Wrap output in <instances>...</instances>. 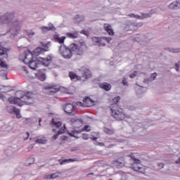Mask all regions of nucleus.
I'll use <instances>...</instances> for the list:
<instances>
[{
    "label": "nucleus",
    "mask_w": 180,
    "mask_h": 180,
    "mask_svg": "<svg viewBox=\"0 0 180 180\" xmlns=\"http://www.w3.org/2000/svg\"><path fill=\"white\" fill-rule=\"evenodd\" d=\"M0 25H7L8 27L4 34L0 33V37L8 34L10 39H15L20 32V21L15 18L14 13H6L0 16Z\"/></svg>",
    "instance_id": "nucleus-1"
},
{
    "label": "nucleus",
    "mask_w": 180,
    "mask_h": 180,
    "mask_svg": "<svg viewBox=\"0 0 180 180\" xmlns=\"http://www.w3.org/2000/svg\"><path fill=\"white\" fill-rule=\"evenodd\" d=\"M19 59L22 61L24 64H29L31 70H37L39 67L44 65L48 67L50 63L53 60V56H48L46 58L38 57L35 60H33V53L30 50L25 51V53L20 54Z\"/></svg>",
    "instance_id": "nucleus-2"
},
{
    "label": "nucleus",
    "mask_w": 180,
    "mask_h": 180,
    "mask_svg": "<svg viewBox=\"0 0 180 180\" xmlns=\"http://www.w3.org/2000/svg\"><path fill=\"white\" fill-rule=\"evenodd\" d=\"M15 96L8 98V102L18 106H23L24 103H27V100L33 98V93L29 91L25 94V91H19L15 93Z\"/></svg>",
    "instance_id": "nucleus-3"
},
{
    "label": "nucleus",
    "mask_w": 180,
    "mask_h": 180,
    "mask_svg": "<svg viewBox=\"0 0 180 180\" xmlns=\"http://www.w3.org/2000/svg\"><path fill=\"white\" fill-rule=\"evenodd\" d=\"M110 110L111 115L112 117L115 119V120H126V119H129V117H130V115L124 114V112H123V109L119 108L117 105L111 107Z\"/></svg>",
    "instance_id": "nucleus-4"
},
{
    "label": "nucleus",
    "mask_w": 180,
    "mask_h": 180,
    "mask_svg": "<svg viewBox=\"0 0 180 180\" xmlns=\"http://www.w3.org/2000/svg\"><path fill=\"white\" fill-rule=\"evenodd\" d=\"M91 40L94 46H98V47H104V46H105V41L110 43L112 38L106 37L102 38L98 37H93L91 38Z\"/></svg>",
    "instance_id": "nucleus-5"
},
{
    "label": "nucleus",
    "mask_w": 180,
    "mask_h": 180,
    "mask_svg": "<svg viewBox=\"0 0 180 180\" xmlns=\"http://www.w3.org/2000/svg\"><path fill=\"white\" fill-rule=\"evenodd\" d=\"M83 47H85V43L84 42L82 43L81 48H79V46L75 44H71L69 46V50H70L72 56L73 54H76L77 56H82V54H84V50L82 49Z\"/></svg>",
    "instance_id": "nucleus-6"
},
{
    "label": "nucleus",
    "mask_w": 180,
    "mask_h": 180,
    "mask_svg": "<svg viewBox=\"0 0 180 180\" xmlns=\"http://www.w3.org/2000/svg\"><path fill=\"white\" fill-rule=\"evenodd\" d=\"M59 53L63 58H66L67 60H70L72 57V52L70 50V47L64 44L60 45L59 47Z\"/></svg>",
    "instance_id": "nucleus-7"
},
{
    "label": "nucleus",
    "mask_w": 180,
    "mask_h": 180,
    "mask_svg": "<svg viewBox=\"0 0 180 180\" xmlns=\"http://www.w3.org/2000/svg\"><path fill=\"white\" fill-rule=\"evenodd\" d=\"M128 157H130L131 159L134 160V165H132V169L134 171H139L141 172V169H143V166H141L140 164H141V160L136 159L134 157V153H131L128 155Z\"/></svg>",
    "instance_id": "nucleus-8"
},
{
    "label": "nucleus",
    "mask_w": 180,
    "mask_h": 180,
    "mask_svg": "<svg viewBox=\"0 0 180 180\" xmlns=\"http://www.w3.org/2000/svg\"><path fill=\"white\" fill-rule=\"evenodd\" d=\"M42 46L44 49L37 47L33 51V53H32V57L33 56H40V54H43L44 51H49V48L51 46V42L49 41L46 44H44Z\"/></svg>",
    "instance_id": "nucleus-9"
},
{
    "label": "nucleus",
    "mask_w": 180,
    "mask_h": 180,
    "mask_svg": "<svg viewBox=\"0 0 180 180\" xmlns=\"http://www.w3.org/2000/svg\"><path fill=\"white\" fill-rule=\"evenodd\" d=\"M95 101L92 100L91 98L87 97L83 100V103L79 101L76 103L77 106H86V108H89L94 106Z\"/></svg>",
    "instance_id": "nucleus-10"
},
{
    "label": "nucleus",
    "mask_w": 180,
    "mask_h": 180,
    "mask_svg": "<svg viewBox=\"0 0 180 180\" xmlns=\"http://www.w3.org/2000/svg\"><path fill=\"white\" fill-rule=\"evenodd\" d=\"M82 131H91V126L85 125L82 129L79 130L75 129L72 132H69L68 134L71 137H75L76 139H78L75 134H79V133H82Z\"/></svg>",
    "instance_id": "nucleus-11"
},
{
    "label": "nucleus",
    "mask_w": 180,
    "mask_h": 180,
    "mask_svg": "<svg viewBox=\"0 0 180 180\" xmlns=\"http://www.w3.org/2000/svg\"><path fill=\"white\" fill-rule=\"evenodd\" d=\"M80 72L82 74L83 78H85V79H88L92 77V73L91 72V70L86 68H82L79 70Z\"/></svg>",
    "instance_id": "nucleus-12"
},
{
    "label": "nucleus",
    "mask_w": 180,
    "mask_h": 180,
    "mask_svg": "<svg viewBox=\"0 0 180 180\" xmlns=\"http://www.w3.org/2000/svg\"><path fill=\"white\" fill-rule=\"evenodd\" d=\"M46 92L49 95H54V94H57L60 89L57 86H48L45 88Z\"/></svg>",
    "instance_id": "nucleus-13"
},
{
    "label": "nucleus",
    "mask_w": 180,
    "mask_h": 180,
    "mask_svg": "<svg viewBox=\"0 0 180 180\" xmlns=\"http://www.w3.org/2000/svg\"><path fill=\"white\" fill-rule=\"evenodd\" d=\"M39 29H40V30H41L42 33H46L47 32H50V30H52L53 32H54L56 30L54 25L51 23H49L48 25V27L43 26V27H40Z\"/></svg>",
    "instance_id": "nucleus-14"
},
{
    "label": "nucleus",
    "mask_w": 180,
    "mask_h": 180,
    "mask_svg": "<svg viewBox=\"0 0 180 180\" xmlns=\"http://www.w3.org/2000/svg\"><path fill=\"white\" fill-rule=\"evenodd\" d=\"M70 122L75 129H79L82 126V120H81L72 119Z\"/></svg>",
    "instance_id": "nucleus-15"
},
{
    "label": "nucleus",
    "mask_w": 180,
    "mask_h": 180,
    "mask_svg": "<svg viewBox=\"0 0 180 180\" xmlns=\"http://www.w3.org/2000/svg\"><path fill=\"white\" fill-rule=\"evenodd\" d=\"M63 110L68 114L72 113V110H74V105L71 103H68L63 107Z\"/></svg>",
    "instance_id": "nucleus-16"
},
{
    "label": "nucleus",
    "mask_w": 180,
    "mask_h": 180,
    "mask_svg": "<svg viewBox=\"0 0 180 180\" xmlns=\"http://www.w3.org/2000/svg\"><path fill=\"white\" fill-rule=\"evenodd\" d=\"M65 39H67V37L65 36L60 37L58 34L53 35V39L56 43H59V44H63Z\"/></svg>",
    "instance_id": "nucleus-17"
},
{
    "label": "nucleus",
    "mask_w": 180,
    "mask_h": 180,
    "mask_svg": "<svg viewBox=\"0 0 180 180\" xmlns=\"http://www.w3.org/2000/svg\"><path fill=\"white\" fill-rule=\"evenodd\" d=\"M143 26V22H138V23H134V22H131L129 25V28H127V30H134L138 27H141Z\"/></svg>",
    "instance_id": "nucleus-18"
},
{
    "label": "nucleus",
    "mask_w": 180,
    "mask_h": 180,
    "mask_svg": "<svg viewBox=\"0 0 180 180\" xmlns=\"http://www.w3.org/2000/svg\"><path fill=\"white\" fill-rule=\"evenodd\" d=\"M113 165L115 168H123V166L124 165V160H121L120 159L114 160Z\"/></svg>",
    "instance_id": "nucleus-19"
},
{
    "label": "nucleus",
    "mask_w": 180,
    "mask_h": 180,
    "mask_svg": "<svg viewBox=\"0 0 180 180\" xmlns=\"http://www.w3.org/2000/svg\"><path fill=\"white\" fill-rule=\"evenodd\" d=\"M104 30L110 36H113L115 34V32H113V30L112 29V26H110L109 24H104L103 26Z\"/></svg>",
    "instance_id": "nucleus-20"
},
{
    "label": "nucleus",
    "mask_w": 180,
    "mask_h": 180,
    "mask_svg": "<svg viewBox=\"0 0 180 180\" xmlns=\"http://www.w3.org/2000/svg\"><path fill=\"white\" fill-rule=\"evenodd\" d=\"M22 75L25 77V78H27V79L30 78H33L32 75H30V73H29V71L26 68V67L22 66Z\"/></svg>",
    "instance_id": "nucleus-21"
},
{
    "label": "nucleus",
    "mask_w": 180,
    "mask_h": 180,
    "mask_svg": "<svg viewBox=\"0 0 180 180\" xmlns=\"http://www.w3.org/2000/svg\"><path fill=\"white\" fill-rule=\"evenodd\" d=\"M85 20V16L84 15H77L74 18L75 23H81V22H84Z\"/></svg>",
    "instance_id": "nucleus-22"
},
{
    "label": "nucleus",
    "mask_w": 180,
    "mask_h": 180,
    "mask_svg": "<svg viewBox=\"0 0 180 180\" xmlns=\"http://www.w3.org/2000/svg\"><path fill=\"white\" fill-rule=\"evenodd\" d=\"M66 36L69 37V39H78V37H79V32H75L73 33L67 32Z\"/></svg>",
    "instance_id": "nucleus-23"
},
{
    "label": "nucleus",
    "mask_w": 180,
    "mask_h": 180,
    "mask_svg": "<svg viewBox=\"0 0 180 180\" xmlns=\"http://www.w3.org/2000/svg\"><path fill=\"white\" fill-rule=\"evenodd\" d=\"M169 9H172V11H176V9H179L178 7V1H174L168 6Z\"/></svg>",
    "instance_id": "nucleus-24"
},
{
    "label": "nucleus",
    "mask_w": 180,
    "mask_h": 180,
    "mask_svg": "<svg viewBox=\"0 0 180 180\" xmlns=\"http://www.w3.org/2000/svg\"><path fill=\"white\" fill-rule=\"evenodd\" d=\"M99 86L100 88H102V89H104L105 91H110V89H112V86L108 83L100 84Z\"/></svg>",
    "instance_id": "nucleus-25"
},
{
    "label": "nucleus",
    "mask_w": 180,
    "mask_h": 180,
    "mask_svg": "<svg viewBox=\"0 0 180 180\" xmlns=\"http://www.w3.org/2000/svg\"><path fill=\"white\" fill-rule=\"evenodd\" d=\"M35 76L38 79H39V81L46 80V74L44 73H36Z\"/></svg>",
    "instance_id": "nucleus-26"
},
{
    "label": "nucleus",
    "mask_w": 180,
    "mask_h": 180,
    "mask_svg": "<svg viewBox=\"0 0 180 180\" xmlns=\"http://www.w3.org/2000/svg\"><path fill=\"white\" fill-rule=\"evenodd\" d=\"M17 110H18V108H15V106H13V105L7 106V112L8 113H11V114L15 113Z\"/></svg>",
    "instance_id": "nucleus-27"
},
{
    "label": "nucleus",
    "mask_w": 180,
    "mask_h": 180,
    "mask_svg": "<svg viewBox=\"0 0 180 180\" xmlns=\"http://www.w3.org/2000/svg\"><path fill=\"white\" fill-rule=\"evenodd\" d=\"M0 75L2 77L3 79H8L7 75H8V70H1L0 71Z\"/></svg>",
    "instance_id": "nucleus-28"
},
{
    "label": "nucleus",
    "mask_w": 180,
    "mask_h": 180,
    "mask_svg": "<svg viewBox=\"0 0 180 180\" xmlns=\"http://www.w3.org/2000/svg\"><path fill=\"white\" fill-rule=\"evenodd\" d=\"M103 131L105 132L106 134H108L109 136H112L115 133V131H113L112 129H109L108 127H104Z\"/></svg>",
    "instance_id": "nucleus-29"
},
{
    "label": "nucleus",
    "mask_w": 180,
    "mask_h": 180,
    "mask_svg": "<svg viewBox=\"0 0 180 180\" xmlns=\"http://www.w3.org/2000/svg\"><path fill=\"white\" fill-rule=\"evenodd\" d=\"M24 32L26 33L27 36L28 37H32V36H34L35 33L33 30H24Z\"/></svg>",
    "instance_id": "nucleus-30"
},
{
    "label": "nucleus",
    "mask_w": 180,
    "mask_h": 180,
    "mask_svg": "<svg viewBox=\"0 0 180 180\" xmlns=\"http://www.w3.org/2000/svg\"><path fill=\"white\" fill-rule=\"evenodd\" d=\"M141 20H143V19H147V18H151V14L150 13H142L141 15Z\"/></svg>",
    "instance_id": "nucleus-31"
},
{
    "label": "nucleus",
    "mask_w": 180,
    "mask_h": 180,
    "mask_svg": "<svg viewBox=\"0 0 180 180\" xmlns=\"http://www.w3.org/2000/svg\"><path fill=\"white\" fill-rule=\"evenodd\" d=\"M61 175V173L60 172H56L55 173L51 174V179H56V178H58Z\"/></svg>",
    "instance_id": "nucleus-32"
},
{
    "label": "nucleus",
    "mask_w": 180,
    "mask_h": 180,
    "mask_svg": "<svg viewBox=\"0 0 180 180\" xmlns=\"http://www.w3.org/2000/svg\"><path fill=\"white\" fill-rule=\"evenodd\" d=\"M72 162H74V159H65L60 162V165H64V164H68Z\"/></svg>",
    "instance_id": "nucleus-33"
},
{
    "label": "nucleus",
    "mask_w": 180,
    "mask_h": 180,
    "mask_svg": "<svg viewBox=\"0 0 180 180\" xmlns=\"http://www.w3.org/2000/svg\"><path fill=\"white\" fill-rule=\"evenodd\" d=\"M69 75H70V79H75V78H77V79H81V77L77 76V75L74 72H70Z\"/></svg>",
    "instance_id": "nucleus-34"
},
{
    "label": "nucleus",
    "mask_w": 180,
    "mask_h": 180,
    "mask_svg": "<svg viewBox=\"0 0 180 180\" xmlns=\"http://www.w3.org/2000/svg\"><path fill=\"white\" fill-rule=\"evenodd\" d=\"M128 16H129V18H133L134 19H142L141 15L137 14L129 13Z\"/></svg>",
    "instance_id": "nucleus-35"
},
{
    "label": "nucleus",
    "mask_w": 180,
    "mask_h": 180,
    "mask_svg": "<svg viewBox=\"0 0 180 180\" xmlns=\"http://www.w3.org/2000/svg\"><path fill=\"white\" fill-rule=\"evenodd\" d=\"M6 54V49L2 46V44L0 42V56Z\"/></svg>",
    "instance_id": "nucleus-36"
},
{
    "label": "nucleus",
    "mask_w": 180,
    "mask_h": 180,
    "mask_svg": "<svg viewBox=\"0 0 180 180\" xmlns=\"http://www.w3.org/2000/svg\"><path fill=\"white\" fill-rule=\"evenodd\" d=\"M36 122H37V118H36V117L28 118L29 124H33L36 123Z\"/></svg>",
    "instance_id": "nucleus-37"
},
{
    "label": "nucleus",
    "mask_w": 180,
    "mask_h": 180,
    "mask_svg": "<svg viewBox=\"0 0 180 180\" xmlns=\"http://www.w3.org/2000/svg\"><path fill=\"white\" fill-rule=\"evenodd\" d=\"M52 124L53 126H55V127H60L61 124H63L60 121H58V122H54V119H53L52 120Z\"/></svg>",
    "instance_id": "nucleus-38"
},
{
    "label": "nucleus",
    "mask_w": 180,
    "mask_h": 180,
    "mask_svg": "<svg viewBox=\"0 0 180 180\" xmlns=\"http://www.w3.org/2000/svg\"><path fill=\"white\" fill-rule=\"evenodd\" d=\"M119 101H120V96H117V97L114 98L112 99V102L115 103V105H111L110 108H112L113 106H116V103H117V102H119Z\"/></svg>",
    "instance_id": "nucleus-39"
},
{
    "label": "nucleus",
    "mask_w": 180,
    "mask_h": 180,
    "mask_svg": "<svg viewBox=\"0 0 180 180\" xmlns=\"http://www.w3.org/2000/svg\"><path fill=\"white\" fill-rule=\"evenodd\" d=\"M5 154L7 155V157H12V155H13V152H12L11 149H7L5 151Z\"/></svg>",
    "instance_id": "nucleus-40"
},
{
    "label": "nucleus",
    "mask_w": 180,
    "mask_h": 180,
    "mask_svg": "<svg viewBox=\"0 0 180 180\" xmlns=\"http://www.w3.org/2000/svg\"><path fill=\"white\" fill-rule=\"evenodd\" d=\"M65 125H64V127H62L61 128H60V129L58 131V134H64V133H65Z\"/></svg>",
    "instance_id": "nucleus-41"
},
{
    "label": "nucleus",
    "mask_w": 180,
    "mask_h": 180,
    "mask_svg": "<svg viewBox=\"0 0 180 180\" xmlns=\"http://www.w3.org/2000/svg\"><path fill=\"white\" fill-rule=\"evenodd\" d=\"M0 65L1 67H2L3 68H6L8 69V65H6V63L4 61H2L1 59H0Z\"/></svg>",
    "instance_id": "nucleus-42"
},
{
    "label": "nucleus",
    "mask_w": 180,
    "mask_h": 180,
    "mask_svg": "<svg viewBox=\"0 0 180 180\" xmlns=\"http://www.w3.org/2000/svg\"><path fill=\"white\" fill-rule=\"evenodd\" d=\"M14 113L16 115L17 119H20L22 117V115H20V110H19V109H18Z\"/></svg>",
    "instance_id": "nucleus-43"
},
{
    "label": "nucleus",
    "mask_w": 180,
    "mask_h": 180,
    "mask_svg": "<svg viewBox=\"0 0 180 180\" xmlns=\"http://www.w3.org/2000/svg\"><path fill=\"white\" fill-rule=\"evenodd\" d=\"M155 78H157V74L155 72L150 75V77L148 81H154Z\"/></svg>",
    "instance_id": "nucleus-44"
},
{
    "label": "nucleus",
    "mask_w": 180,
    "mask_h": 180,
    "mask_svg": "<svg viewBox=\"0 0 180 180\" xmlns=\"http://www.w3.org/2000/svg\"><path fill=\"white\" fill-rule=\"evenodd\" d=\"M35 143H39V144H44L46 143V141L43 140V139H37L35 141Z\"/></svg>",
    "instance_id": "nucleus-45"
},
{
    "label": "nucleus",
    "mask_w": 180,
    "mask_h": 180,
    "mask_svg": "<svg viewBox=\"0 0 180 180\" xmlns=\"http://www.w3.org/2000/svg\"><path fill=\"white\" fill-rule=\"evenodd\" d=\"M155 13H157L156 8H153V9L150 10L149 12V15H150V17L152 16V15H155Z\"/></svg>",
    "instance_id": "nucleus-46"
},
{
    "label": "nucleus",
    "mask_w": 180,
    "mask_h": 180,
    "mask_svg": "<svg viewBox=\"0 0 180 180\" xmlns=\"http://www.w3.org/2000/svg\"><path fill=\"white\" fill-rule=\"evenodd\" d=\"M137 95H141L143 94V89L140 87L139 89L136 90Z\"/></svg>",
    "instance_id": "nucleus-47"
},
{
    "label": "nucleus",
    "mask_w": 180,
    "mask_h": 180,
    "mask_svg": "<svg viewBox=\"0 0 180 180\" xmlns=\"http://www.w3.org/2000/svg\"><path fill=\"white\" fill-rule=\"evenodd\" d=\"M89 139V136L88 135V134H83V136H82L83 140H88Z\"/></svg>",
    "instance_id": "nucleus-48"
},
{
    "label": "nucleus",
    "mask_w": 180,
    "mask_h": 180,
    "mask_svg": "<svg viewBox=\"0 0 180 180\" xmlns=\"http://www.w3.org/2000/svg\"><path fill=\"white\" fill-rule=\"evenodd\" d=\"M22 120L23 124H29V118H24Z\"/></svg>",
    "instance_id": "nucleus-49"
},
{
    "label": "nucleus",
    "mask_w": 180,
    "mask_h": 180,
    "mask_svg": "<svg viewBox=\"0 0 180 180\" xmlns=\"http://www.w3.org/2000/svg\"><path fill=\"white\" fill-rule=\"evenodd\" d=\"M170 51L172 53H180V49H173Z\"/></svg>",
    "instance_id": "nucleus-50"
},
{
    "label": "nucleus",
    "mask_w": 180,
    "mask_h": 180,
    "mask_svg": "<svg viewBox=\"0 0 180 180\" xmlns=\"http://www.w3.org/2000/svg\"><path fill=\"white\" fill-rule=\"evenodd\" d=\"M44 179H46V180H49V179H51V174H46L44 176Z\"/></svg>",
    "instance_id": "nucleus-51"
},
{
    "label": "nucleus",
    "mask_w": 180,
    "mask_h": 180,
    "mask_svg": "<svg viewBox=\"0 0 180 180\" xmlns=\"http://www.w3.org/2000/svg\"><path fill=\"white\" fill-rule=\"evenodd\" d=\"M94 144L95 146H99L100 147L105 146V144L102 142H95Z\"/></svg>",
    "instance_id": "nucleus-52"
},
{
    "label": "nucleus",
    "mask_w": 180,
    "mask_h": 180,
    "mask_svg": "<svg viewBox=\"0 0 180 180\" xmlns=\"http://www.w3.org/2000/svg\"><path fill=\"white\" fill-rule=\"evenodd\" d=\"M59 134H56L52 136V140H57L58 139Z\"/></svg>",
    "instance_id": "nucleus-53"
},
{
    "label": "nucleus",
    "mask_w": 180,
    "mask_h": 180,
    "mask_svg": "<svg viewBox=\"0 0 180 180\" xmlns=\"http://www.w3.org/2000/svg\"><path fill=\"white\" fill-rule=\"evenodd\" d=\"M122 84L123 85H125V86H127V85H129L127 80L126 79V78H124L122 80Z\"/></svg>",
    "instance_id": "nucleus-54"
},
{
    "label": "nucleus",
    "mask_w": 180,
    "mask_h": 180,
    "mask_svg": "<svg viewBox=\"0 0 180 180\" xmlns=\"http://www.w3.org/2000/svg\"><path fill=\"white\" fill-rule=\"evenodd\" d=\"M136 75H137V72L135 71L134 73H132L129 75V77L134 78V77H136Z\"/></svg>",
    "instance_id": "nucleus-55"
},
{
    "label": "nucleus",
    "mask_w": 180,
    "mask_h": 180,
    "mask_svg": "<svg viewBox=\"0 0 180 180\" xmlns=\"http://www.w3.org/2000/svg\"><path fill=\"white\" fill-rule=\"evenodd\" d=\"M126 176H127V174H123V175L122 176V179H123V180H127V178H126Z\"/></svg>",
    "instance_id": "nucleus-56"
},
{
    "label": "nucleus",
    "mask_w": 180,
    "mask_h": 180,
    "mask_svg": "<svg viewBox=\"0 0 180 180\" xmlns=\"http://www.w3.org/2000/svg\"><path fill=\"white\" fill-rule=\"evenodd\" d=\"M177 2V6L179 8V9H180V0H176Z\"/></svg>",
    "instance_id": "nucleus-57"
},
{
    "label": "nucleus",
    "mask_w": 180,
    "mask_h": 180,
    "mask_svg": "<svg viewBox=\"0 0 180 180\" xmlns=\"http://www.w3.org/2000/svg\"><path fill=\"white\" fill-rule=\"evenodd\" d=\"M158 167H159V168H160V169H162V168L164 167V165L162 163H160L158 165Z\"/></svg>",
    "instance_id": "nucleus-58"
},
{
    "label": "nucleus",
    "mask_w": 180,
    "mask_h": 180,
    "mask_svg": "<svg viewBox=\"0 0 180 180\" xmlns=\"http://www.w3.org/2000/svg\"><path fill=\"white\" fill-rule=\"evenodd\" d=\"M27 138H25L24 140L26 141V140H27V139H29V132H27Z\"/></svg>",
    "instance_id": "nucleus-59"
},
{
    "label": "nucleus",
    "mask_w": 180,
    "mask_h": 180,
    "mask_svg": "<svg viewBox=\"0 0 180 180\" xmlns=\"http://www.w3.org/2000/svg\"><path fill=\"white\" fill-rule=\"evenodd\" d=\"M81 33L82 34H86V32L85 30H82Z\"/></svg>",
    "instance_id": "nucleus-60"
},
{
    "label": "nucleus",
    "mask_w": 180,
    "mask_h": 180,
    "mask_svg": "<svg viewBox=\"0 0 180 180\" xmlns=\"http://www.w3.org/2000/svg\"><path fill=\"white\" fill-rule=\"evenodd\" d=\"M41 120H42L41 118H39V126H41L40 122H41Z\"/></svg>",
    "instance_id": "nucleus-61"
},
{
    "label": "nucleus",
    "mask_w": 180,
    "mask_h": 180,
    "mask_svg": "<svg viewBox=\"0 0 180 180\" xmlns=\"http://www.w3.org/2000/svg\"><path fill=\"white\" fill-rule=\"evenodd\" d=\"M62 140H67V137L66 136H63Z\"/></svg>",
    "instance_id": "nucleus-62"
},
{
    "label": "nucleus",
    "mask_w": 180,
    "mask_h": 180,
    "mask_svg": "<svg viewBox=\"0 0 180 180\" xmlns=\"http://www.w3.org/2000/svg\"><path fill=\"white\" fill-rule=\"evenodd\" d=\"M2 98H4V95H2L1 94H0V99H2Z\"/></svg>",
    "instance_id": "nucleus-63"
},
{
    "label": "nucleus",
    "mask_w": 180,
    "mask_h": 180,
    "mask_svg": "<svg viewBox=\"0 0 180 180\" xmlns=\"http://www.w3.org/2000/svg\"><path fill=\"white\" fill-rule=\"evenodd\" d=\"M116 9L117 8H112V12H116Z\"/></svg>",
    "instance_id": "nucleus-64"
}]
</instances>
